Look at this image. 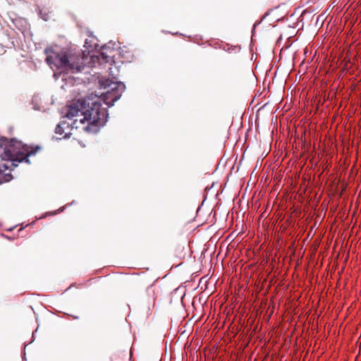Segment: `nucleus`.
<instances>
[{"instance_id":"nucleus-10","label":"nucleus","mask_w":361,"mask_h":361,"mask_svg":"<svg viewBox=\"0 0 361 361\" xmlns=\"http://www.w3.org/2000/svg\"><path fill=\"white\" fill-rule=\"evenodd\" d=\"M78 121V118L75 119V120H74V121H73V125H75V128H78V126L77 125Z\"/></svg>"},{"instance_id":"nucleus-1","label":"nucleus","mask_w":361,"mask_h":361,"mask_svg":"<svg viewBox=\"0 0 361 361\" xmlns=\"http://www.w3.org/2000/svg\"><path fill=\"white\" fill-rule=\"evenodd\" d=\"M109 47H103L99 56H85L84 52L74 50H62L60 52L46 50V62L51 67L61 71L75 73L82 71L85 66H93L95 63H109L111 56Z\"/></svg>"},{"instance_id":"nucleus-8","label":"nucleus","mask_w":361,"mask_h":361,"mask_svg":"<svg viewBox=\"0 0 361 361\" xmlns=\"http://www.w3.org/2000/svg\"><path fill=\"white\" fill-rule=\"evenodd\" d=\"M119 54L121 55L122 58L126 59L127 61H130V59L131 58V54L128 51H126L125 54H123L121 51H119Z\"/></svg>"},{"instance_id":"nucleus-7","label":"nucleus","mask_w":361,"mask_h":361,"mask_svg":"<svg viewBox=\"0 0 361 361\" xmlns=\"http://www.w3.org/2000/svg\"><path fill=\"white\" fill-rule=\"evenodd\" d=\"M63 125L66 123L58 124L55 129V133L59 135H62L64 133Z\"/></svg>"},{"instance_id":"nucleus-3","label":"nucleus","mask_w":361,"mask_h":361,"mask_svg":"<svg viewBox=\"0 0 361 361\" xmlns=\"http://www.w3.org/2000/svg\"><path fill=\"white\" fill-rule=\"evenodd\" d=\"M106 118V111L104 108H102L100 102H92L88 103L87 107L85 105V109L82 111V118L79 121L83 124L87 121L89 125L101 126L105 123Z\"/></svg>"},{"instance_id":"nucleus-9","label":"nucleus","mask_w":361,"mask_h":361,"mask_svg":"<svg viewBox=\"0 0 361 361\" xmlns=\"http://www.w3.org/2000/svg\"><path fill=\"white\" fill-rule=\"evenodd\" d=\"M104 97H107V98L109 99V101H106H106H104V102H105V103H106L109 106H112V105H113V99H111L110 97H109V96H106V95H104ZM104 100H105V99H104Z\"/></svg>"},{"instance_id":"nucleus-11","label":"nucleus","mask_w":361,"mask_h":361,"mask_svg":"<svg viewBox=\"0 0 361 361\" xmlns=\"http://www.w3.org/2000/svg\"><path fill=\"white\" fill-rule=\"evenodd\" d=\"M3 166L5 167L6 169H8V166L6 164H4Z\"/></svg>"},{"instance_id":"nucleus-4","label":"nucleus","mask_w":361,"mask_h":361,"mask_svg":"<svg viewBox=\"0 0 361 361\" xmlns=\"http://www.w3.org/2000/svg\"><path fill=\"white\" fill-rule=\"evenodd\" d=\"M86 105L85 101L78 100L76 102L73 103L68 107V111L66 116L68 118L72 119L75 116H80L82 118V111Z\"/></svg>"},{"instance_id":"nucleus-12","label":"nucleus","mask_w":361,"mask_h":361,"mask_svg":"<svg viewBox=\"0 0 361 361\" xmlns=\"http://www.w3.org/2000/svg\"><path fill=\"white\" fill-rule=\"evenodd\" d=\"M87 128H88V126L84 127L83 128L86 130V129H87Z\"/></svg>"},{"instance_id":"nucleus-6","label":"nucleus","mask_w":361,"mask_h":361,"mask_svg":"<svg viewBox=\"0 0 361 361\" xmlns=\"http://www.w3.org/2000/svg\"><path fill=\"white\" fill-rule=\"evenodd\" d=\"M12 179V175L10 173L0 176V184L9 182Z\"/></svg>"},{"instance_id":"nucleus-2","label":"nucleus","mask_w":361,"mask_h":361,"mask_svg":"<svg viewBox=\"0 0 361 361\" xmlns=\"http://www.w3.org/2000/svg\"><path fill=\"white\" fill-rule=\"evenodd\" d=\"M39 149V147L33 148L25 145L15 138H0V157L3 160L11 161L14 167L21 162L30 164L29 157L35 155Z\"/></svg>"},{"instance_id":"nucleus-5","label":"nucleus","mask_w":361,"mask_h":361,"mask_svg":"<svg viewBox=\"0 0 361 361\" xmlns=\"http://www.w3.org/2000/svg\"><path fill=\"white\" fill-rule=\"evenodd\" d=\"M126 90V85L122 82L114 81V102L119 99Z\"/></svg>"}]
</instances>
